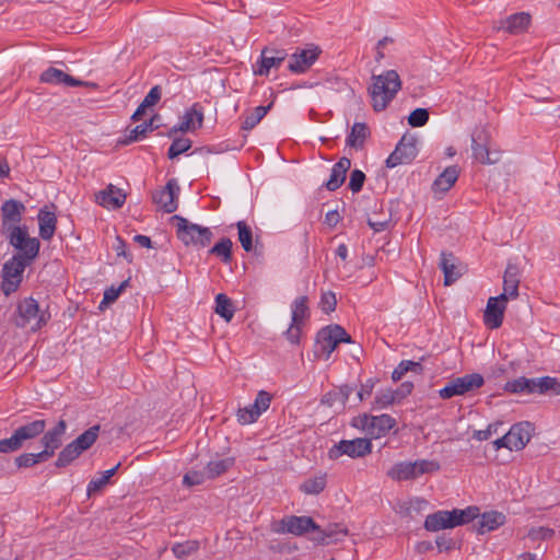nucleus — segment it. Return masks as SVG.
Returning <instances> with one entry per match:
<instances>
[{
	"instance_id": "8fccbe9b",
	"label": "nucleus",
	"mask_w": 560,
	"mask_h": 560,
	"mask_svg": "<svg viewBox=\"0 0 560 560\" xmlns=\"http://www.w3.org/2000/svg\"><path fill=\"white\" fill-rule=\"evenodd\" d=\"M191 140L188 138H176L168 148L167 156L173 160L191 148Z\"/></svg>"
},
{
	"instance_id": "9d476101",
	"label": "nucleus",
	"mask_w": 560,
	"mask_h": 560,
	"mask_svg": "<svg viewBox=\"0 0 560 560\" xmlns=\"http://www.w3.org/2000/svg\"><path fill=\"white\" fill-rule=\"evenodd\" d=\"M490 135L486 127H476L471 133V150L474 159L481 164H494L500 160V153L490 151Z\"/></svg>"
},
{
	"instance_id": "423d86ee",
	"label": "nucleus",
	"mask_w": 560,
	"mask_h": 560,
	"mask_svg": "<svg viewBox=\"0 0 560 560\" xmlns=\"http://www.w3.org/2000/svg\"><path fill=\"white\" fill-rule=\"evenodd\" d=\"M441 468L439 462L432 459H417L415 462L396 463L388 471L387 476L394 481L415 480L422 475L433 474Z\"/></svg>"
},
{
	"instance_id": "bf43d9fd",
	"label": "nucleus",
	"mask_w": 560,
	"mask_h": 560,
	"mask_svg": "<svg viewBox=\"0 0 560 560\" xmlns=\"http://www.w3.org/2000/svg\"><path fill=\"white\" fill-rule=\"evenodd\" d=\"M303 324L291 322L289 328L284 331L287 340L292 345H299L302 335Z\"/></svg>"
},
{
	"instance_id": "72a5a7b5",
	"label": "nucleus",
	"mask_w": 560,
	"mask_h": 560,
	"mask_svg": "<svg viewBox=\"0 0 560 560\" xmlns=\"http://www.w3.org/2000/svg\"><path fill=\"white\" fill-rule=\"evenodd\" d=\"M505 522V515L503 513L491 511L486 512L481 515L478 521V533L486 534L488 532L494 530L503 525Z\"/></svg>"
},
{
	"instance_id": "412c9836",
	"label": "nucleus",
	"mask_w": 560,
	"mask_h": 560,
	"mask_svg": "<svg viewBox=\"0 0 560 560\" xmlns=\"http://www.w3.org/2000/svg\"><path fill=\"white\" fill-rule=\"evenodd\" d=\"M506 301L505 293L488 300L483 317L490 328H499L502 325Z\"/></svg>"
},
{
	"instance_id": "aec40b11",
	"label": "nucleus",
	"mask_w": 560,
	"mask_h": 560,
	"mask_svg": "<svg viewBox=\"0 0 560 560\" xmlns=\"http://www.w3.org/2000/svg\"><path fill=\"white\" fill-rule=\"evenodd\" d=\"M203 122V109L199 103H195L189 109H187L183 117L182 121L172 127L168 136L172 137L176 132H187L195 131L198 128H201Z\"/></svg>"
},
{
	"instance_id": "4be33fe9",
	"label": "nucleus",
	"mask_w": 560,
	"mask_h": 560,
	"mask_svg": "<svg viewBox=\"0 0 560 560\" xmlns=\"http://www.w3.org/2000/svg\"><path fill=\"white\" fill-rule=\"evenodd\" d=\"M40 82L48 83V84H55V85H67V86H82L86 85V82H83L81 80H78L68 73L63 72L62 70H59L54 67H49L46 69L39 78Z\"/></svg>"
},
{
	"instance_id": "20e7f679",
	"label": "nucleus",
	"mask_w": 560,
	"mask_h": 560,
	"mask_svg": "<svg viewBox=\"0 0 560 560\" xmlns=\"http://www.w3.org/2000/svg\"><path fill=\"white\" fill-rule=\"evenodd\" d=\"M46 425L44 419H37L20 425L10 438L0 440V453L9 454L21 450L27 441L42 435Z\"/></svg>"
},
{
	"instance_id": "2f4dec72",
	"label": "nucleus",
	"mask_w": 560,
	"mask_h": 560,
	"mask_svg": "<svg viewBox=\"0 0 560 560\" xmlns=\"http://www.w3.org/2000/svg\"><path fill=\"white\" fill-rule=\"evenodd\" d=\"M520 268L514 264H509L503 277V293L505 300L515 299L518 295Z\"/></svg>"
},
{
	"instance_id": "bb28decb",
	"label": "nucleus",
	"mask_w": 560,
	"mask_h": 560,
	"mask_svg": "<svg viewBox=\"0 0 560 560\" xmlns=\"http://www.w3.org/2000/svg\"><path fill=\"white\" fill-rule=\"evenodd\" d=\"M459 168L457 165L447 166L433 182L432 190L434 192L445 194L457 182Z\"/></svg>"
},
{
	"instance_id": "c03bdc74",
	"label": "nucleus",
	"mask_w": 560,
	"mask_h": 560,
	"mask_svg": "<svg viewBox=\"0 0 560 560\" xmlns=\"http://www.w3.org/2000/svg\"><path fill=\"white\" fill-rule=\"evenodd\" d=\"M232 241L228 237H223L209 250V253L220 257L223 262H229L232 258Z\"/></svg>"
},
{
	"instance_id": "680f3d73",
	"label": "nucleus",
	"mask_w": 560,
	"mask_h": 560,
	"mask_svg": "<svg viewBox=\"0 0 560 560\" xmlns=\"http://www.w3.org/2000/svg\"><path fill=\"white\" fill-rule=\"evenodd\" d=\"M365 174L360 170H353L350 175L349 189L352 192H359L364 184Z\"/></svg>"
},
{
	"instance_id": "6ab92c4d",
	"label": "nucleus",
	"mask_w": 560,
	"mask_h": 560,
	"mask_svg": "<svg viewBox=\"0 0 560 560\" xmlns=\"http://www.w3.org/2000/svg\"><path fill=\"white\" fill-rule=\"evenodd\" d=\"M67 431V422L60 419L51 429L44 431L40 443L43 453L48 458L52 457L56 450L62 445V438Z\"/></svg>"
},
{
	"instance_id": "6e6552de",
	"label": "nucleus",
	"mask_w": 560,
	"mask_h": 560,
	"mask_svg": "<svg viewBox=\"0 0 560 560\" xmlns=\"http://www.w3.org/2000/svg\"><path fill=\"white\" fill-rule=\"evenodd\" d=\"M341 342H351V336L339 325L326 326L317 332L316 351L327 360Z\"/></svg>"
},
{
	"instance_id": "49530a36",
	"label": "nucleus",
	"mask_w": 560,
	"mask_h": 560,
	"mask_svg": "<svg viewBox=\"0 0 560 560\" xmlns=\"http://www.w3.org/2000/svg\"><path fill=\"white\" fill-rule=\"evenodd\" d=\"M47 459L48 457L44 455L43 451L37 454L24 453L15 458V464L19 468H28Z\"/></svg>"
},
{
	"instance_id": "39448f33",
	"label": "nucleus",
	"mask_w": 560,
	"mask_h": 560,
	"mask_svg": "<svg viewBox=\"0 0 560 560\" xmlns=\"http://www.w3.org/2000/svg\"><path fill=\"white\" fill-rule=\"evenodd\" d=\"M1 235L18 250L15 257L24 259L26 262H33L38 256L40 242L38 238L30 236L26 225L12 229Z\"/></svg>"
},
{
	"instance_id": "37998d69",
	"label": "nucleus",
	"mask_w": 560,
	"mask_h": 560,
	"mask_svg": "<svg viewBox=\"0 0 560 560\" xmlns=\"http://www.w3.org/2000/svg\"><path fill=\"white\" fill-rule=\"evenodd\" d=\"M271 104L267 106H257L252 113L247 114L242 122V129L252 130L267 115Z\"/></svg>"
},
{
	"instance_id": "4c0bfd02",
	"label": "nucleus",
	"mask_w": 560,
	"mask_h": 560,
	"mask_svg": "<svg viewBox=\"0 0 560 560\" xmlns=\"http://www.w3.org/2000/svg\"><path fill=\"white\" fill-rule=\"evenodd\" d=\"M101 427L95 424L81 433L72 442L82 453L89 450L97 440Z\"/></svg>"
},
{
	"instance_id": "774afa93",
	"label": "nucleus",
	"mask_w": 560,
	"mask_h": 560,
	"mask_svg": "<svg viewBox=\"0 0 560 560\" xmlns=\"http://www.w3.org/2000/svg\"><path fill=\"white\" fill-rule=\"evenodd\" d=\"M498 423H492L487 427L485 430H477L474 432V439L478 441H486L490 439V436L497 432Z\"/></svg>"
},
{
	"instance_id": "7ed1b4c3",
	"label": "nucleus",
	"mask_w": 560,
	"mask_h": 560,
	"mask_svg": "<svg viewBox=\"0 0 560 560\" xmlns=\"http://www.w3.org/2000/svg\"><path fill=\"white\" fill-rule=\"evenodd\" d=\"M478 512L479 509L476 506H468L464 510L438 511L425 517L424 528L429 532L454 528L475 520L478 516Z\"/></svg>"
},
{
	"instance_id": "f03ea898",
	"label": "nucleus",
	"mask_w": 560,
	"mask_h": 560,
	"mask_svg": "<svg viewBox=\"0 0 560 560\" xmlns=\"http://www.w3.org/2000/svg\"><path fill=\"white\" fill-rule=\"evenodd\" d=\"M50 318L49 307H40L34 298L28 296L18 303L13 322L16 327L30 328L35 332L46 326Z\"/></svg>"
},
{
	"instance_id": "5701e85b",
	"label": "nucleus",
	"mask_w": 560,
	"mask_h": 560,
	"mask_svg": "<svg viewBox=\"0 0 560 560\" xmlns=\"http://www.w3.org/2000/svg\"><path fill=\"white\" fill-rule=\"evenodd\" d=\"M508 436H510V451L523 450L530 440V423L524 422L512 425L508 432Z\"/></svg>"
},
{
	"instance_id": "7c9ffc66",
	"label": "nucleus",
	"mask_w": 560,
	"mask_h": 560,
	"mask_svg": "<svg viewBox=\"0 0 560 560\" xmlns=\"http://www.w3.org/2000/svg\"><path fill=\"white\" fill-rule=\"evenodd\" d=\"M314 540L322 545H329L347 536L348 529L339 524L328 525L326 528L315 532Z\"/></svg>"
},
{
	"instance_id": "0eeeda50",
	"label": "nucleus",
	"mask_w": 560,
	"mask_h": 560,
	"mask_svg": "<svg viewBox=\"0 0 560 560\" xmlns=\"http://www.w3.org/2000/svg\"><path fill=\"white\" fill-rule=\"evenodd\" d=\"M172 221L176 226L177 237L186 246L206 247L211 243L213 234L209 228L191 223L180 215L172 217Z\"/></svg>"
},
{
	"instance_id": "473e14b6",
	"label": "nucleus",
	"mask_w": 560,
	"mask_h": 560,
	"mask_svg": "<svg viewBox=\"0 0 560 560\" xmlns=\"http://www.w3.org/2000/svg\"><path fill=\"white\" fill-rule=\"evenodd\" d=\"M370 136V130L364 122H354L346 139V144L352 149L361 150Z\"/></svg>"
},
{
	"instance_id": "a878e982",
	"label": "nucleus",
	"mask_w": 560,
	"mask_h": 560,
	"mask_svg": "<svg viewBox=\"0 0 560 560\" xmlns=\"http://www.w3.org/2000/svg\"><path fill=\"white\" fill-rule=\"evenodd\" d=\"M96 200L103 207L118 209L125 203L126 195L121 189L114 185H109L107 189L102 190L96 195Z\"/></svg>"
},
{
	"instance_id": "e433bc0d",
	"label": "nucleus",
	"mask_w": 560,
	"mask_h": 560,
	"mask_svg": "<svg viewBox=\"0 0 560 560\" xmlns=\"http://www.w3.org/2000/svg\"><path fill=\"white\" fill-rule=\"evenodd\" d=\"M234 465L233 457H225L221 459L211 460L205 467L207 479H214L220 475L228 471Z\"/></svg>"
},
{
	"instance_id": "3c124183",
	"label": "nucleus",
	"mask_w": 560,
	"mask_h": 560,
	"mask_svg": "<svg viewBox=\"0 0 560 560\" xmlns=\"http://www.w3.org/2000/svg\"><path fill=\"white\" fill-rule=\"evenodd\" d=\"M271 399L272 396L268 392H258L254 402L252 404V407L258 417H260V415L270 407Z\"/></svg>"
},
{
	"instance_id": "f3484780",
	"label": "nucleus",
	"mask_w": 560,
	"mask_h": 560,
	"mask_svg": "<svg viewBox=\"0 0 560 560\" xmlns=\"http://www.w3.org/2000/svg\"><path fill=\"white\" fill-rule=\"evenodd\" d=\"M178 192L179 186L176 179L172 178L163 188L153 192L152 199L164 212L172 213L178 207Z\"/></svg>"
},
{
	"instance_id": "f704fd0d",
	"label": "nucleus",
	"mask_w": 560,
	"mask_h": 560,
	"mask_svg": "<svg viewBox=\"0 0 560 560\" xmlns=\"http://www.w3.org/2000/svg\"><path fill=\"white\" fill-rule=\"evenodd\" d=\"M327 486V475L319 474L306 478L300 486L299 490L307 495H318Z\"/></svg>"
},
{
	"instance_id": "09e8293b",
	"label": "nucleus",
	"mask_w": 560,
	"mask_h": 560,
	"mask_svg": "<svg viewBox=\"0 0 560 560\" xmlns=\"http://www.w3.org/2000/svg\"><path fill=\"white\" fill-rule=\"evenodd\" d=\"M238 230V241L244 248L245 252H250L253 249V233L252 229L244 221H238L236 223Z\"/></svg>"
},
{
	"instance_id": "a18cd8bd",
	"label": "nucleus",
	"mask_w": 560,
	"mask_h": 560,
	"mask_svg": "<svg viewBox=\"0 0 560 560\" xmlns=\"http://www.w3.org/2000/svg\"><path fill=\"white\" fill-rule=\"evenodd\" d=\"M159 116H153L149 121H144L138 126H136L133 129L130 130V133L127 138V142L138 141L141 138H144L149 131L154 130L158 128V126H154V120Z\"/></svg>"
},
{
	"instance_id": "58836bf2",
	"label": "nucleus",
	"mask_w": 560,
	"mask_h": 560,
	"mask_svg": "<svg viewBox=\"0 0 560 560\" xmlns=\"http://www.w3.org/2000/svg\"><path fill=\"white\" fill-rule=\"evenodd\" d=\"M308 299L307 296H299L291 305V322L304 325V320L308 317Z\"/></svg>"
},
{
	"instance_id": "de8ad7c7",
	"label": "nucleus",
	"mask_w": 560,
	"mask_h": 560,
	"mask_svg": "<svg viewBox=\"0 0 560 560\" xmlns=\"http://www.w3.org/2000/svg\"><path fill=\"white\" fill-rule=\"evenodd\" d=\"M199 548V542L196 540H186L184 542H177L172 547L174 556L178 559H184L191 553L196 552Z\"/></svg>"
},
{
	"instance_id": "c9c22d12",
	"label": "nucleus",
	"mask_w": 560,
	"mask_h": 560,
	"mask_svg": "<svg viewBox=\"0 0 560 560\" xmlns=\"http://www.w3.org/2000/svg\"><path fill=\"white\" fill-rule=\"evenodd\" d=\"M396 425V420L389 415L373 416L371 435L381 438L386 435Z\"/></svg>"
},
{
	"instance_id": "dca6fc26",
	"label": "nucleus",
	"mask_w": 560,
	"mask_h": 560,
	"mask_svg": "<svg viewBox=\"0 0 560 560\" xmlns=\"http://www.w3.org/2000/svg\"><path fill=\"white\" fill-rule=\"evenodd\" d=\"M319 530L314 520L310 516H285L279 522L278 533L301 536L308 532Z\"/></svg>"
},
{
	"instance_id": "f257e3e1",
	"label": "nucleus",
	"mask_w": 560,
	"mask_h": 560,
	"mask_svg": "<svg viewBox=\"0 0 560 560\" xmlns=\"http://www.w3.org/2000/svg\"><path fill=\"white\" fill-rule=\"evenodd\" d=\"M400 89L401 80L397 71L387 70L378 75L373 74L372 84L369 88L373 109L376 112L384 110Z\"/></svg>"
},
{
	"instance_id": "13d9d810",
	"label": "nucleus",
	"mask_w": 560,
	"mask_h": 560,
	"mask_svg": "<svg viewBox=\"0 0 560 560\" xmlns=\"http://www.w3.org/2000/svg\"><path fill=\"white\" fill-rule=\"evenodd\" d=\"M337 305V299L332 291L323 292L320 296L319 306L326 314L335 311Z\"/></svg>"
},
{
	"instance_id": "f8f14e48",
	"label": "nucleus",
	"mask_w": 560,
	"mask_h": 560,
	"mask_svg": "<svg viewBox=\"0 0 560 560\" xmlns=\"http://www.w3.org/2000/svg\"><path fill=\"white\" fill-rule=\"evenodd\" d=\"M32 262L19 257L12 256L2 267V284L1 290L5 295L15 292L22 281V276L27 266Z\"/></svg>"
},
{
	"instance_id": "1a4fd4ad",
	"label": "nucleus",
	"mask_w": 560,
	"mask_h": 560,
	"mask_svg": "<svg viewBox=\"0 0 560 560\" xmlns=\"http://www.w3.org/2000/svg\"><path fill=\"white\" fill-rule=\"evenodd\" d=\"M483 383L485 380L481 374H466L450 381L443 388L439 390V395L442 399H450L454 396H462L478 389L483 385Z\"/></svg>"
},
{
	"instance_id": "c756f323",
	"label": "nucleus",
	"mask_w": 560,
	"mask_h": 560,
	"mask_svg": "<svg viewBox=\"0 0 560 560\" xmlns=\"http://www.w3.org/2000/svg\"><path fill=\"white\" fill-rule=\"evenodd\" d=\"M498 30H504L510 34H520L527 30L530 23V15L525 12L515 13L502 20Z\"/></svg>"
},
{
	"instance_id": "a211bd4d",
	"label": "nucleus",
	"mask_w": 560,
	"mask_h": 560,
	"mask_svg": "<svg viewBox=\"0 0 560 560\" xmlns=\"http://www.w3.org/2000/svg\"><path fill=\"white\" fill-rule=\"evenodd\" d=\"M320 52V49L313 45L307 48L298 49L289 59V71L293 73L306 72L318 59Z\"/></svg>"
},
{
	"instance_id": "052dcab7",
	"label": "nucleus",
	"mask_w": 560,
	"mask_h": 560,
	"mask_svg": "<svg viewBox=\"0 0 560 560\" xmlns=\"http://www.w3.org/2000/svg\"><path fill=\"white\" fill-rule=\"evenodd\" d=\"M206 478L207 474L205 469L203 471H188L183 478V483L188 487L198 486L203 483Z\"/></svg>"
},
{
	"instance_id": "a19ab883",
	"label": "nucleus",
	"mask_w": 560,
	"mask_h": 560,
	"mask_svg": "<svg viewBox=\"0 0 560 560\" xmlns=\"http://www.w3.org/2000/svg\"><path fill=\"white\" fill-rule=\"evenodd\" d=\"M82 454L81 451L74 445L73 442H70L66 445L58 455V458L55 463L57 468H63L69 466L74 459H77Z\"/></svg>"
},
{
	"instance_id": "393cba45",
	"label": "nucleus",
	"mask_w": 560,
	"mask_h": 560,
	"mask_svg": "<svg viewBox=\"0 0 560 560\" xmlns=\"http://www.w3.org/2000/svg\"><path fill=\"white\" fill-rule=\"evenodd\" d=\"M351 167L350 159L341 158L331 168L329 179L326 182L325 187L329 191L338 189L346 180V174Z\"/></svg>"
},
{
	"instance_id": "6e6d98bb",
	"label": "nucleus",
	"mask_w": 560,
	"mask_h": 560,
	"mask_svg": "<svg viewBox=\"0 0 560 560\" xmlns=\"http://www.w3.org/2000/svg\"><path fill=\"white\" fill-rule=\"evenodd\" d=\"M555 534V530L549 527L539 526V527H532L528 533L527 537L534 541L537 540H547L550 539Z\"/></svg>"
},
{
	"instance_id": "0e129e2a",
	"label": "nucleus",
	"mask_w": 560,
	"mask_h": 560,
	"mask_svg": "<svg viewBox=\"0 0 560 560\" xmlns=\"http://www.w3.org/2000/svg\"><path fill=\"white\" fill-rule=\"evenodd\" d=\"M542 390H545V394L551 393L553 395L560 396V378L551 377V376H544V381L541 383Z\"/></svg>"
},
{
	"instance_id": "69168bd1",
	"label": "nucleus",
	"mask_w": 560,
	"mask_h": 560,
	"mask_svg": "<svg viewBox=\"0 0 560 560\" xmlns=\"http://www.w3.org/2000/svg\"><path fill=\"white\" fill-rule=\"evenodd\" d=\"M161 88L159 85L153 86L143 98L142 107H152L161 100Z\"/></svg>"
},
{
	"instance_id": "2eb2a0df",
	"label": "nucleus",
	"mask_w": 560,
	"mask_h": 560,
	"mask_svg": "<svg viewBox=\"0 0 560 560\" xmlns=\"http://www.w3.org/2000/svg\"><path fill=\"white\" fill-rule=\"evenodd\" d=\"M1 228L0 233L9 232L12 229L23 226L21 224L26 208L23 202L15 199L5 200L1 205Z\"/></svg>"
},
{
	"instance_id": "ddd939ff",
	"label": "nucleus",
	"mask_w": 560,
	"mask_h": 560,
	"mask_svg": "<svg viewBox=\"0 0 560 560\" xmlns=\"http://www.w3.org/2000/svg\"><path fill=\"white\" fill-rule=\"evenodd\" d=\"M417 138L412 135H404L387 158L386 166L393 168L400 164H408L417 156Z\"/></svg>"
},
{
	"instance_id": "e2e57ef3",
	"label": "nucleus",
	"mask_w": 560,
	"mask_h": 560,
	"mask_svg": "<svg viewBox=\"0 0 560 560\" xmlns=\"http://www.w3.org/2000/svg\"><path fill=\"white\" fill-rule=\"evenodd\" d=\"M259 417L255 413L252 405L240 408L237 411V420L242 424H250L255 422Z\"/></svg>"
},
{
	"instance_id": "4d7b16f0",
	"label": "nucleus",
	"mask_w": 560,
	"mask_h": 560,
	"mask_svg": "<svg viewBox=\"0 0 560 560\" xmlns=\"http://www.w3.org/2000/svg\"><path fill=\"white\" fill-rule=\"evenodd\" d=\"M396 393L393 389H385L376 394L374 404L378 408H386L396 400Z\"/></svg>"
},
{
	"instance_id": "c85d7f7f",
	"label": "nucleus",
	"mask_w": 560,
	"mask_h": 560,
	"mask_svg": "<svg viewBox=\"0 0 560 560\" xmlns=\"http://www.w3.org/2000/svg\"><path fill=\"white\" fill-rule=\"evenodd\" d=\"M37 219L39 225V236L44 241L51 240L57 225V217L55 212L49 211L48 207H44L39 210Z\"/></svg>"
},
{
	"instance_id": "79ce46f5",
	"label": "nucleus",
	"mask_w": 560,
	"mask_h": 560,
	"mask_svg": "<svg viewBox=\"0 0 560 560\" xmlns=\"http://www.w3.org/2000/svg\"><path fill=\"white\" fill-rule=\"evenodd\" d=\"M407 372H413L417 374H421L423 372V366L420 362L411 361V360H402L396 369L392 373V380L394 382H398L402 378V376Z\"/></svg>"
},
{
	"instance_id": "338daca9",
	"label": "nucleus",
	"mask_w": 560,
	"mask_h": 560,
	"mask_svg": "<svg viewBox=\"0 0 560 560\" xmlns=\"http://www.w3.org/2000/svg\"><path fill=\"white\" fill-rule=\"evenodd\" d=\"M108 483H109V481L102 475L98 478L92 479L88 485V489H86L88 495L92 497L96 492L101 491Z\"/></svg>"
},
{
	"instance_id": "603ef678",
	"label": "nucleus",
	"mask_w": 560,
	"mask_h": 560,
	"mask_svg": "<svg viewBox=\"0 0 560 560\" xmlns=\"http://www.w3.org/2000/svg\"><path fill=\"white\" fill-rule=\"evenodd\" d=\"M528 388V378L521 376L518 378L506 382L504 385V389L509 393L513 394H527Z\"/></svg>"
},
{
	"instance_id": "ea45409f",
	"label": "nucleus",
	"mask_w": 560,
	"mask_h": 560,
	"mask_svg": "<svg viewBox=\"0 0 560 560\" xmlns=\"http://www.w3.org/2000/svg\"><path fill=\"white\" fill-rule=\"evenodd\" d=\"M215 313L224 318L226 322H231L234 316V305L230 298L223 293H219L215 296Z\"/></svg>"
},
{
	"instance_id": "cd10ccee",
	"label": "nucleus",
	"mask_w": 560,
	"mask_h": 560,
	"mask_svg": "<svg viewBox=\"0 0 560 560\" xmlns=\"http://www.w3.org/2000/svg\"><path fill=\"white\" fill-rule=\"evenodd\" d=\"M352 393V387L343 385L326 393L322 397V404L330 408H337L342 410Z\"/></svg>"
},
{
	"instance_id": "864d4df0",
	"label": "nucleus",
	"mask_w": 560,
	"mask_h": 560,
	"mask_svg": "<svg viewBox=\"0 0 560 560\" xmlns=\"http://www.w3.org/2000/svg\"><path fill=\"white\" fill-rule=\"evenodd\" d=\"M128 283H129V281L125 280L117 288L112 285L110 288L106 289L105 292H104L103 301L101 302V306L103 304L114 303L118 299L120 293L126 289Z\"/></svg>"
},
{
	"instance_id": "9b49d317",
	"label": "nucleus",
	"mask_w": 560,
	"mask_h": 560,
	"mask_svg": "<svg viewBox=\"0 0 560 560\" xmlns=\"http://www.w3.org/2000/svg\"><path fill=\"white\" fill-rule=\"evenodd\" d=\"M372 452V442L365 438H357L353 440H341L328 451L330 459H338L342 455L351 458L364 457Z\"/></svg>"
},
{
	"instance_id": "b1692460",
	"label": "nucleus",
	"mask_w": 560,
	"mask_h": 560,
	"mask_svg": "<svg viewBox=\"0 0 560 560\" xmlns=\"http://www.w3.org/2000/svg\"><path fill=\"white\" fill-rule=\"evenodd\" d=\"M440 268L444 273L445 285H451L462 277V269L457 265V259L452 253L442 252Z\"/></svg>"
},
{
	"instance_id": "5fc2aeb1",
	"label": "nucleus",
	"mask_w": 560,
	"mask_h": 560,
	"mask_svg": "<svg viewBox=\"0 0 560 560\" xmlns=\"http://www.w3.org/2000/svg\"><path fill=\"white\" fill-rule=\"evenodd\" d=\"M429 120V112L425 108H417L411 112L408 122L411 127H422Z\"/></svg>"
},
{
	"instance_id": "4468645a",
	"label": "nucleus",
	"mask_w": 560,
	"mask_h": 560,
	"mask_svg": "<svg viewBox=\"0 0 560 560\" xmlns=\"http://www.w3.org/2000/svg\"><path fill=\"white\" fill-rule=\"evenodd\" d=\"M288 54L285 49L265 47L261 50L260 59L253 66L254 74L268 75L272 68L278 69L287 59Z\"/></svg>"
}]
</instances>
